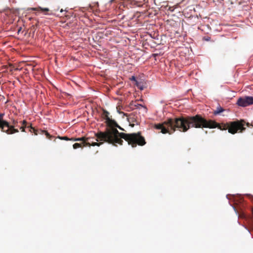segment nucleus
Segmentation results:
<instances>
[{
	"label": "nucleus",
	"instance_id": "f257e3e1",
	"mask_svg": "<svg viewBox=\"0 0 253 253\" xmlns=\"http://www.w3.org/2000/svg\"><path fill=\"white\" fill-rule=\"evenodd\" d=\"M245 125L247 126L250 125L249 123H246L242 120L219 124L214 121L207 120L202 116L196 115L194 116L169 118L162 124L155 125L154 127L157 129H161V132L163 134H171L175 131L176 128L181 131L186 132L191 127L210 128L217 127L220 130L228 129L229 133L235 134L238 131L239 132L244 131L245 129L244 127Z\"/></svg>",
	"mask_w": 253,
	"mask_h": 253
},
{
	"label": "nucleus",
	"instance_id": "f03ea898",
	"mask_svg": "<svg viewBox=\"0 0 253 253\" xmlns=\"http://www.w3.org/2000/svg\"><path fill=\"white\" fill-rule=\"evenodd\" d=\"M106 123L111 128L107 129L105 132L99 131L96 133L95 136L97 141H103L117 146V144L123 145V140L122 139H124L133 148L136 147L137 145L144 146L146 144L145 139L141 135V132L132 133L119 132L117 129L114 127L117 125L115 121L110 119Z\"/></svg>",
	"mask_w": 253,
	"mask_h": 253
},
{
	"label": "nucleus",
	"instance_id": "7ed1b4c3",
	"mask_svg": "<svg viewBox=\"0 0 253 253\" xmlns=\"http://www.w3.org/2000/svg\"><path fill=\"white\" fill-rule=\"evenodd\" d=\"M18 121L15 120H13L10 124L8 123V127H6V128H4L2 132L6 133L7 134H12L19 132V130L17 128Z\"/></svg>",
	"mask_w": 253,
	"mask_h": 253
},
{
	"label": "nucleus",
	"instance_id": "20e7f679",
	"mask_svg": "<svg viewBox=\"0 0 253 253\" xmlns=\"http://www.w3.org/2000/svg\"><path fill=\"white\" fill-rule=\"evenodd\" d=\"M237 103L239 106L242 107H246L253 104V97L247 96L245 98H240L238 99Z\"/></svg>",
	"mask_w": 253,
	"mask_h": 253
},
{
	"label": "nucleus",
	"instance_id": "39448f33",
	"mask_svg": "<svg viewBox=\"0 0 253 253\" xmlns=\"http://www.w3.org/2000/svg\"><path fill=\"white\" fill-rule=\"evenodd\" d=\"M21 124V126L19 127L20 129L22 132H26V128L29 129V130L31 132H34L36 135L38 134L37 130L35 129V128L33 127L31 125H27V122L25 120H23V121L20 122Z\"/></svg>",
	"mask_w": 253,
	"mask_h": 253
},
{
	"label": "nucleus",
	"instance_id": "423d86ee",
	"mask_svg": "<svg viewBox=\"0 0 253 253\" xmlns=\"http://www.w3.org/2000/svg\"><path fill=\"white\" fill-rule=\"evenodd\" d=\"M90 139V138H89V137L86 138L84 137H82L81 138H71L70 140L71 141H81L80 143H82L84 147H86V146L90 147V142L89 141V140Z\"/></svg>",
	"mask_w": 253,
	"mask_h": 253
},
{
	"label": "nucleus",
	"instance_id": "0eeeda50",
	"mask_svg": "<svg viewBox=\"0 0 253 253\" xmlns=\"http://www.w3.org/2000/svg\"><path fill=\"white\" fill-rule=\"evenodd\" d=\"M235 204L236 205L234 206L233 208L236 214H238L239 217L241 218H245L246 214L243 211V207L240 205H238L237 203H235Z\"/></svg>",
	"mask_w": 253,
	"mask_h": 253
},
{
	"label": "nucleus",
	"instance_id": "6e6552de",
	"mask_svg": "<svg viewBox=\"0 0 253 253\" xmlns=\"http://www.w3.org/2000/svg\"><path fill=\"white\" fill-rule=\"evenodd\" d=\"M4 113H0V130L2 131L6 127H8V122L3 119Z\"/></svg>",
	"mask_w": 253,
	"mask_h": 253
},
{
	"label": "nucleus",
	"instance_id": "1a4fd4ad",
	"mask_svg": "<svg viewBox=\"0 0 253 253\" xmlns=\"http://www.w3.org/2000/svg\"><path fill=\"white\" fill-rule=\"evenodd\" d=\"M28 10H31L33 11H41L43 12H48L49 11V9L48 8H42L40 6L37 7H32L30 8H28Z\"/></svg>",
	"mask_w": 253,
	"mask_h": 253
},
{
	"label": "nucleus",
	"instance_id": "9d476101",
	"mask_svg": "<svg viewBox=\"0 0 253 253\" xmlns=\"http://www.w3.org/2000/svg\"><path fill=\"white\" fill-rule=\"evenodd\" d=\"M110 113L105 110H103L102 114V118L106 120L105 123L108 121L111 118L109 117Z\"/></svg>",
	"mask_w": 253,
	"mask_h": 253
},
{
	"label": "nucleus",
	"instance_id": "9b49d317",
	"mask_svg": "<svg viewBox=\"0 0 253 253\" xmlns=\"http://www.w3.org/2000/svg\"><path fill=\"white\" fill-rule=\"evenodd\" d=\"M125 1L132 6H139V2L135 0H124Z\"/></svg>",
	"mask_w": 253,
	"mask_h": 253
},
{
	"label": "nucleus",
	"instance_id": "f8f14e48",
	"mask_svg": "<svg viewBox=\"0 0 253 253\" xmlns=\"http://www.w3.org/2000/svg\"><path fill=\"white\" fill-rule=\"evenodd\" d=\"M224 110L221 107H218L216 108V110L214 111V115H217L220 114V113L223 112Z\"/></svg>",
	"mask_w": 253,
	"mask_h": 253
},
{
	"label": "nucleus",
	"instance_id": "ddd939ff",
	"mask_svg": "<svg viewBox=\"0 0 253 253\" xmlns=\"http://www.w3.org/2000/svg\"><path fill=\"white\" fill-rule=\"evenodd\" d=\"M89 141L90 142V146H100L101 144H103V142H93V141H91V139L89 140Z\"/></svg>",
	"mask_w": 253,
	"mask_h": 253
},
{
	"label": "nucleus",
	"instance_id": "4468645a",
	"mask_svg": "<svg viewBox=\"0 0 253 253\" xmlns=\"http://www.w3.org/2000/svg\"><path fill=\"white\" fill-rule=\"evenodd\" d=\"M130 80L131 81H134L136 82V85L141 89V90H142L143 89V88L139 84V83L135 79V78L134 76H132L131 77V78H130Z\"/></svg>",
	"mask_w": 253,
	"mask_h": 253
},
{
	"label": "nucleus",
	"instance_id": "2eb2a0df",
	"mask_svg": "<svg viewBox=\"0 0 253 253\" xmlns=\"http://www.w3.org/2000/svg\"><path fill=\"white\" fill-rule=\"evenodd\" d=\"M73 146L74 149H77L80 147H84L83 144L80 143H76Z\"/></svg>",
	"mask_w": 253,
	"mask_h": 253
},
{
	"label": "nucleus",
	"instance_id": "dca6fc26",
	"mask_svg": "<svg viewBox=\"0 0 253 253\" xmlns=\"http://www.w3.org/2000/svg\"><path fill=\"white\" fill-rule=\"evenodd\" d=\"M9 67L10 68V72L11 73H13L14 71H17L19 70L17 68H15L11 64H9Z\"/></svg>",
	"mask_w": 253,
	"mask_h": 253
},
{
	"label": "nucleus",
	"instance_id": "f3484780",
	"mask_svg": "<svg viewBox=\"0 0 253 253\" xmlns=\"http://www.w3.org/2000/svg\"><path fill=\"white\" fill-rule=\"evenodd\" d=\"M42 133L44 134L48 138L51 139V138L52 137V136H51L47 131H45V130H43V131L42 130Z\"/></svg>",
	"mask_w": 253,
	"mask_h": 253
},
{
	"label": "nucleus",
	"instance_id": "a211bd4d",
	"mask_svg": "<svg viewBox=\"0 0 253 253\" xmlns=\"http://www.w3.org/2000/svg\"><path fill=\"white\" fill-rule=\"evenodd\" d=\"M250 9V6L249 5H245L243 7V10L247 11Z\"/></svg>",
	"mask_w": 253,
	"mask_h": 253
},
{
	"label": "nucleus",
	"instance_id": "6ab92c4d",
	"mask_svg": "<svg viewBox=\"0 0 253 253\" xmlns=\"http://www.w3.org/2000/svg\"><path fill=\"white\" fill-rule=\"evenodd\" d=\"M60 139L61 140H71V138H68L67 136H63V137H60Z\"/></svg>",
	"mask_w": 253,
	"mask_h": 253
},
{
	"label": "nucleus",
	"instance_id": "aec40b11",
	"mask_svg": "<svg viewBox=\"0 0 253 253\" xmlns=\"http://www.w3.org/2000/svg\"><path fill=\"white\" fill-rule=\"evenodd\" d=\"M116 127H118V128H119L121 130H124V129L122 128L118 124H117V125L116 126Z\"/></svg>",
	"mask_w": 253,
	"mask_h": 253
},
{
	"label": "nucleus",
	"instance_id": "412c9836",
	"mask_svg": "<svg viewBox=\"0 0 253 253\" xmlns=\"http://www.w3.org/2000/svg\"><path fill=\"white\" fill-rule=\"evenodd\" d=\"M21 30H22V28H21V27H20V28L18 29V30L17 33H18V34H19V33H20V32H21Z\"/></svg>",
	"mask_w": 253,
	"mask_h": 253
},
{
	"label": "nucleus",
	"instance_id": "4be33fe9",
	"mask_svg": "<svg viewBox=\"0 0 253 253\" xmlns=\"http://www.w3.org/2000/svg\"><path fill=\"white\" fill-rule=\"evenodd\" d=\"M115 1H116V0H111L110 1V3H112L114 2H115Z\"/></svg>",
	"mask_w": 253,
	"mask_h": 253
},
{
	"label": "nucleus",
	"instance_id": "5701e85b",
	"mask_svg": "<svg viewBox=\"0 0 253 253\" xmlns=\"http://www.w3.org/2000/svg\"><path fill=\"white\" fill-rule=\"evenodd\" d=\"M3 68L4 69H7V68H8V66H3Z\"/></svg>",
	"mask_w": 253,
	"mask_h": 253
},
{
	"label": "nucleus",
	"instance_id": "b1692460",
	"mask_svg": "<svg viewBox=\"0 0 253 253\" xmlns=\"http://www.w3.org/2000/svg\"><path fill=\"white\" fill-rule=\"evenodd\" d=\"M145 3H147L148 1V0H144Z\"/></svg>",
	"mask_w": 253,
	"mask_h": 253
},
{
	"label": "nucleus",
	"instance_id": "393cba45",
	"mask_svg": "<svg viewBox=\"0 0 253 253\" xmlns=\"http://www.w3.org/2000/svg\"><path fill=\"white\" fill-rule=\"evenodd\" d=\"M251 126H252L253 127V122H252V123L251 124Z\"/></svg>",
	"mask_w": 253,
	"mask_h": 253
},
{
	"label": "nucleus",
	"instance_id": "a878e982",
	"mask_svg": "<svg viewBox=\"0 0 253 253\" xmlns=\"http://www.w3.org/2000/svg\"><path fill=\"white\" fill-rule=\"evenodd\" d=\"M63 10L62 9H61L60 10V12H63Z\"/></svg>",
	"mask_w": 253,
	"mask_h": 253
},
{
	"label": "nucleus",
	"instance_id": "bb28decb",
	"mask_svg": "<svg viewBox=\"0 0 253 253\" xmlns=\"http://www.w3.org/2000/svg\"><path fill=\"white\" fill-rule=\"evenodd\" d=\"M206 40H207V41H209V39L208 38H207Z\"/></svg>",
	"mask_w": 253,
	"mask_h": 253
},
{
	"label": "nucleus",
	"instance_id": "cd10ccee",
	"mask_svg": "<svg viewBox=\"0 0 253 253\" xmlns=\"http://www.w3.org/2000/svg\"><path fill=\"white\" fill-rule=\"evenodd\" d=\"M155 1V0H154V1Z\"/></svg>",
	"mask_w": 253,
	"mask_h": 253
}]
</instances>
